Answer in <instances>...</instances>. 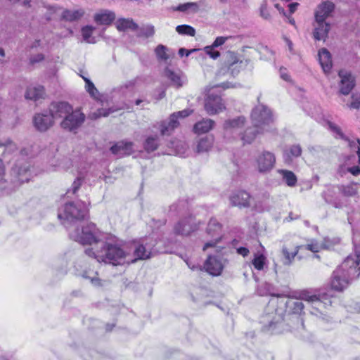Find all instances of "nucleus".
Returning a JSON list of instances; mask_svg holds the SVG:
<instances>
[{
	"label": "nucleus",
	"instance_id": "0eeeda50",
	"mask_svg": "<svg viewBox=\"0 0 360 360\" xmlns=\"http://www.w3.org/2000/svg\"><path fill=\"white\" fill-rule=\"evenodd\" d=\"M222 224L216 219L211 218L207 224L205 233L211 240L205 243L202 250L205 251L208 248L215 247L222 238Z\"/></svg>",
	"mask_w": 360,
	"mask_h": 360
},
{
	"label": "nucleus",
	"instance_id": "ddd939ff",
	"mask_svg": "<svg viewBox=\"0 0 360 360\" xmlns=\"http://www.w3.org/2000/svg\"><path fill=\"white\" fill-rule=\"evenodd\" d=\"M249 63L250 60L248 59L239 60L234 52H227L226 64L228 70L233 77H236L240 72V70H236V66H240V68H246Z\"/></svg>",
	"mask_w": 360,
	"mask_h": 360
},
{
	"label": "nucleus",
	"instance_id": "9d476101",
	"mask_svg": "<svg viewBox=\"0 0 360 360\" xmlns=\"http://www.w3.org/2000/svg\"><path fill=\"white\" fill-rule=\"evenodd\" d=\"M30 165L25 161H19L11 169L12 181L14 184L20 185L27 182L30 178Z\"/></svg>",
	"mask_w": 360,
	"mask_h": 360
},
{
	"label": "nucleus",
	"instance_id": "6e6552de",
	"mask_svg": "<svg viewBox=\"0 0 360 360\" xmlns=\"http://www.w3.org/2000/svg\"><path fill=\"white\" fill-rule=\"evenodd\" d=\"M85 120V115L79 110H73L60 122V127L65 131L76 133Z\"/></svg>",
	"mask_w": 360,
	"mask_h": 360
},
{
	"label": "nucleus",
	"instance_id": "5fc2aeb1",
	"mask_svg": "<svg viewBox=\"0 0 360 360\" xmlns=\"http://www.w3.org/2000/svg\"><path fill=\"white\" fill-rule=\"evenodd\" d=\"M352 101L349 105V108L354 109L360 108V94H353L352 96Z\"/></svg>",
	"mask_w": 360,
	"mask_h": 360
},
{
	"label": "nucleus",
	"instance_id": "2f4dec72",
	"mask_svg": "<svg viewBox=\"0 0 360 360\" xmlns=\"http://www.w3.org/2000/svg\"><path fill=\"white\" fill-rule=\"evenodd\" d=\"M84 15L83 9L64 10L61 14L62 19L72 22L79 20Z\"/></svg>",
	"mask_w": 360,
	"mask_h": 360
},
{
	"label": "nucleus",
	"instance_id": "7ed1b4c3",
	"mask_svg": "<svg viewBox=\"0 0 360 360\" xmlns=\"http://www.w3.org/2000/svg\"><path fill=\"white\" fill-rule=\"evenodd\" d=\"M302 300H303L300 297L298 298L287 299L285 297L271 292V302H274L278 305L275 309V312L278 316L275 323L271 321V330L278 333V331H276V326H274V325L276 323L283 324V316L287 310L289 313L300 314L303 309L306 308V305L302 303Z\"/></svg>",
	"mask_w": 360,
	"mask_h": 360
},
{
	"label": "nucleus",
	"instance_id": "b1692460",
	"mask_svg": "<svg viewBox=\"0 0 360 360\" xmlns=\"http://www.w3.org/2000/svg\"><path fill=\"white\" fill-rule=\"evenodd\" d=\"M175 115H171L169 120L162 121L159 124V128L162 136L169 135L179 126L178 120L174 117Z\"/></svg>",
	"mask_w": 360,
	"mask_h": 360
},
{
	"label": "nucleus",
	"instance_id": "f03ea898",
	"mask_svg": "<svg viewBox=\"0 0 360 360\" xmlns=\"http://www.w3.org/2000/svg\"><path fill=\"white\" fill-rule=\"evenodd\" d=\"M85 253L94 257L98 262L111 264L114 266L121 264L126 257L124 251L118 245L103 242L100 249L94 251L88 248Z\"/></svg>",
	"mask_w": 360,
	"mask_h": 360
},
{
	"label": "nucleus",
	"instance_id": "9b49d317",
	"mask_svg": "<svg viewBox=\"0 0 360 360\" xmlns=\"http://www.w3.org/2000/svg\"><path fill=\"white\" fill-rule=\"evenodd\" d=\"M198 226L194 217L190 216L181 219L174 226V233L176 235L189 236L196 231Z\"/></svg>",
	"mask_w": 360,
	"mask_h": 360
},
{
	"label": "nucleus",
	"instance_id": "393cba45",
	"mask_svg": "<svg viewBox=\"0 0 360 360\" xmlns=\"http://www.w3.org/2000/svg\"><path fill=\"white\" fill-rule=\"evenodd\" d=\"M257 169L259 173H267L270 168V153L264 151L256 160Z\"/></svg>",
	"mask_w": 360,
	"mask_h": 360
},
{
	"label": "nucleus",
	"instance_id": "ea45409f",
	"mask_svg": "<svg viewBox=\"0 0 360 360\" xmlns=\"http://www.w3.org/2000/svg\"><path fill=\"white\" fill-rule=\"evenodd\" d=\"M134 255L136 257L134 262H136L137 259H146L150 257V251L148 250L143 245L141 244L136 248Z\"/></svg>",
	"mask_w": 360,
	"mask_h": 360
},
{
	"label": "nucleus",
	"instance_id": "79ce46f5",
	"mask_svg": "<svg viewBox=\"0 0 360 360\" xmlns=\"http://www.w3.org/2000/svg\"><path fill=\"white\" fill-rule=\"evenodd\" d=\"M95 28L92 26H86L82 29V34L84 40L89 44L96 43L95 37H92V34Z\"/></svg>",
	"mask_w": 360,
	"mask_h": 360
},
{
	"label": "nucleus",
	"instance_id": "6e6d98bb",
	"mask_svg": "<svg viewBox=\"0 0 360 360\" xmlns=\"http://www.w3.org/2000/svg\"><path fill=\"white\" fill-rule=\"evenodd\" d=\"M83 277L85 278H89L90 279L91 281V283L94 285V286H101L102 285V283H101V279H99L98 278H97L96 276H90L89 275H87L86 272H84L83 274Z\"/></svg>",
	"mask_w": 360,
	"mask_h": 360
},
{
	"label": "nucleus",
	"instance_id": "7c9ffc66",
	"mask_svg": "<svg viewBox=\"0 0 360 360\" xmlns=\"http://www.w3.org/2000/svg\"><path fill=\"white\" fill-rule=\"evenodd\" d=\"M277 172L281 175L282 180L289 187H294L297 183V178L292 171L287 169H278Z\"/></svg>",
	"mask_w": 360,
	"mask_h": 360
},
{
	"label": "nucleus",
	"instance_id": "72a5a7b5",
	"mask_svg": "<svg viewBox=\"0 0 360 360\" xmlns=\"http://www.w3.org/2000/svg\"><path fill=\"white\" fill-rule=\"evenodd\" d=\"M214 124L211 119L202 120L194 125L193 129L195 133H207L214 127Z\"/></svg>",
	"mask_w": 360,
	"mask_h": 360
},
{
	"label": "nucleus",
	"instance_id": "c756f323",
	"mask_svg": "<svg viewBox=\"0 0 360 360\" xmlns=\"http://www.w3.org/2000/svg\"><path fill=\"white\" fill-rule=\"evenodd\" d=\"M302 246L296 245L295 248V250L292 252H290L288 248L283 245L282 248V255L283 259L282 262L285 266H290L292 264L295 257L298 255V252L300 249H302Z\"/></svg>",
	"mask_w": 360,
	"mask_h": 360
},
{
	"label": "nucleus",
	"instance_id": "4be33fe9",
	"mask_svg": "<svg viewBox=\"0 0 360 360\" xmlns=\"http://www.w3.org/2000/svg\"><path fill=\"white\" fill-rule=\"evenodd\" d=\"M114 155H129L133 153V143L131 141H118L110 148Z\"/></svg>",
	"mask_w": 360,
	"mask_h": 360
},
{
	"label": "nucleus",
	"instance_id": "bf43d9fd",
	"mask_svg": "<svg viewBox=\"0 0 360 360\" xmlns=\"http://www.w3.org/2000/svg\"><path fill=\"white\" fill-rule=\"evenodd\" d=\"M200 49H193L187 50L184 48H181L179 50V55L181 56H183L185 55L186 57H188L191 53L198 51Z\"/></svg>",
	"mask_w": 360,
	"mask_h": 360
},
{
	"label": "nucleus",
	"instance_id": "f8f14e48",
	"mask_svg": "<svg viewBox=\"0 0 360 360\" xmlns=\"http://www.w3.org/2000/svg\"><path fill=\"white\" fill-rule=\"evenodd\" d=\"M72 106L65 101H53L49 108L51 116L53 120H63L72 109Z\"/></svg>",
	"mask_w": 360,
	"mask_h": 360
},
{
	"label": "nucleus",
	"instance_id": "6ab92c4d",
	"mask_svg": "<svg viewBox=\"0 0 360 360\" xmlns=\"http://www.w3.org/2000/svg\"><path fill=\"white\" fill-rule=\"evenodd\" d=\"M263 131L261 128L256 127L253 124L252 127H247L239 134L240 140L242 141L243 145L251 144L259 134L263 133Z\"/></svg>",
	"mask_w": 360,
	"mask_h": 360
},
{
	"label": "nucleus",
	"instance_id": "de8ad7c7",
	"mask_svg": "<svg viewBox=\"0 0 360 360\" xmlns=\"http://www.w3.org/2000/svg\"><path fill=\"white\" fill-rule=\"evenodd\" d=\"M113 111L110 108H108V109L101 108V109L97 110L96 112L91 113L89 115V117L93 120H96L101 117H107Z\"/></svg>",
	"mask_w": 360,
	"mask_h": 360
},
{
	"label": "nucleus",
	"instance_id": "0e129e2a",
	"mask_svg": "<svg viewBox=\"0 0 360 360\" xmlns=\"http://www.w3.org/2000/svg\"><path fill=\"white\" fill-rule=\"evenodd\" d=\"M280 77L285 81H289L290 76L288 74L287 69L285 68H281L279 69Z\"/></svg>",
	"mask_w": 360,
	"mask_h": 360
},
{
	"label": "nucleus",
	"instance_id": "e433bc0d",
	"mask_svg": "<svg viewBox=\"0 0 360 360\" xmlns=\"http://www.w3.org/2000/svg\"><path fill=\"white\" fill-rule=\"evenodd\" d=\"M165 76L170 79L174 86H176L177 88L183 86V80L180 73L174 72L167 68L165 70Z\"/></svg>",
	"mask_w": 360,
	"mask_h": 360
},
{
	"label": "nucleus",
	"instance_id": "bb28decb",
	"mask_svg": "<svg viewBox=\"0 0 360 360\" xmlns=\"http://www.w3.org/2000/svg\"><path fill=\"white\" fill-rule=\"evenodd\" d=\"M320 65L325 73L329 72L332 68V60L330 52L325 48L319 51Z\"/></svg>",
	"mask_w": 360,
	"mask_h": 360
},
{
	"label": "nucleus",
	"instance_id": "c03bdc74",
	"mask_svg": "<svg viewBox=\"0 0 360 360\" xmlns=\"http://www.w3.org/2000/svg\"><path fill=\"white\" fill-rule=\"evenodd\" d=\"M192 10L193 12L199 11V6L195 2H188L183 4H179L174 10L180 12H186L188 10Z\"/></svg>",
	"mask_w": 360,
	"mask_h": 360
},
{
	"label": "nucleus",
	"instance_id": "a18cd8bd",
	"mask_svg": "<svg viewBox=\"0 0 360 360\" xmlns=\"http://www.w3.org/2000/svg\"><path fill=\"white\" fill-rule=\"evenodd\" d=\"M83 79L86 83L85 88L86 91L91 95V96L94 98H97L99 93L98 89L94 86V83L86 77H83Z\"/></svg>",
	"mask_w": 360,
	"mask_h": 360
},
{
	"label": "nucleus",
	"instance_id": "c9c22d12",
	"mask_svg": "<svg viewBox=\"0 0 360 360\" xmlns=\"http://www.w3.org/2000/svg\"><path fill=\"white\" fill-rule=\"evenodd\" d=\"M213 143L214 137L212 136H206L199 140L196 150L198 153L207 152L212 147Z\"/></svg>",
	"mask_w": 360,
	"mask_h": 360
},
{
	"label": "nucleus",
	"instance_id": "8fccbe9b",
	"mask_svg": "<svg viewBox=\"0 0 360 360\" xmlns=\"http://www.w3.org/2000/svg\"><path fill=\"white\" fill-rule=\"evenodd\" d=\"M302 246V249L304 248L314 253L319 252V250L321 249V245H320L318 243L314 241H311V243Z\"/></svg>",
	"mask_w": 360,
	"mask_h": 360
},
{
	"label": "nucleus",
	"instance_id": "4d7b16f0",
	"mask_svg": "<svg viewBox=\"0 0 360 360\" xmlns=\"http://www.w3.org/2000/svg\"><path fill=\"white\" fill-rule=\"evenodd\" d=\"M193 112V110H191V109H185V110H183L181 111H179V112H174L172 113V115H174V117H176V120H177V119L179 117H188V115H190L191 113Z\"/></svg>",
	"mask_w": 360,
	"mask_h": 360
},
{
	"label": "nucleus",
	"instance_id": "1a4fd4ad",
	"mask_svg": "<svg viewBox=\"0 0 360 360\" xmlns=\"http://www.w3.org/2000/svg\"><path fill=\"white\" fill-rule=\"evenodd\" d=\"M258 101L251 112L250 117L252 124L264 130V127L269 124L270 120V110L267 105L260 103L259 98Z\"/></svg>",
	"mask_w": 360,
	"mask_h": 360
},
{
	"label": "nucleus",
	"instance_id": "603ef678",
	"mask_svg": "<svg viewBox=\"0 0 360 360\" xmlns=\"http://www.w3.org/2000/svg\"><path fill=\"white\" fill-rule=\"evenodd\" d=\"M259 15L262 18L264 19H268L269 17V8L267 0H264L263 4L261 5L259 8Z\"/></svg>",
	"mask_w": 360,
	"mask_h": 360
},
{
	"label": "nucleus",
	"instance_id": "4468645a",
	"mask_svg": "<svg viewBox=\"0 0 360 360\" xmlns=\"http://www.w3.org/2000/svg\"><path fill=\"white\" fill-rule=\"evenodd\" d=\"M226 262V259L210 255L205 262L203 267L210 275L217 276L221 274Z\"/></svg>",
	"mask_w": 360,
	"mask_h": 360
},
{
	"label": "nucleus",
	"instance_id": "f3484780",
	"mask_svg": "<svg viewBox=\"0 0 360 360\" xmlns=\"http://www.w3.org/2000/svg\"><path fill=\"white\" fill-rule=\"evenodd\" d=\"M33 124L37 131L44 132L53 125L54 120L50 114L38 113L33 117Z\"/></svg>",
	"mask_w": 360,
	"mask_h": 360
},
{
	"label": "nucleus",
	"instance_id": "f257e3e1",
	"mask_svg": "<svg viewBox=\"0 0 360 360\" xmlns=\"http://www.w3.org/2000/svg\"><path fill=\"white\" fill-rule=\"evenodd\" d=\"M360 259L348 256L344 262L333 271L331 287L337 291H342L348 287L350 282L360 276V269L357 266Z\"/></svg>",
	"mask_w": 360,
	"mask_h": 360
},
{
	"label": "nucleus",
	"instance_id": "a878e982",
	"mask_svg": "<svg viewBox=\"0 0 360 360\" xmlns=\"http://www.w3.org/2000/svg\"><path fill=\"white\" fill-rule=\"evenodd\" d=\"M302 149L300 144L290 146L283 151V158L285 163L291 164L294 158H297L302 155Z\"/></svg>",
	"mask_w": 360,
	"mask_h": 360
},
{
	"label": "nucleus",
	"instance_id": "dca6fc26",
	"mask_svg": "<svg viewBox=\"0 0 360 360\" xmlns=\"http://www.w3.org/2000/svg\"><path fill=\"white\" fill-rule=\"evenodd\" d=\"M229 200L233 207L245 208L250 206L251 196L245 191H238L229 196Z\"/></svg>",
	"mask_w": 360,
	"mask_h": 360
},
{
	"label": "nucleus",
	"instance_id": "338daca9",
	"mask_svg": "<svg viewBox=\"0 0 360 360\" xmlns=\"http://www.w3.org/2000/svg\"><path fill=\"white\" fill-rule=\"evenodd\" d=\"M355 257L360 259V244H356V238H354Z\"/></svg>",
	"mask_w": 360,
	"mask_h": 360
},
{
	"label": "nucleus",
	"instance_id": "13d9d810",
	"mask_svg": "<svg viewBox=\"0 0 360 360\" xmlns=\"http://www.w3.org/2000/svg\"><path fill=\"white\" fill-rule=\"evenodd\" d=\"M328 126H329V128L333 132L336 133L340 136V138H341L342 139H345V135L342 132V131L340 129V127H338L337 125H335V124H333L332 122H328Z\"/></svg>",
	"mask_w": 360,
	"mask_h": 360
},
{
	"label": "nucleus",
	"instance_id": "f704fd0d",
	"mask_svg": "<svg viewBox=\"0 0 360 360\" xmlns=\"http://www.w3.org/2000/svg\"><path fill=\"white\" fill-rule=\"evenodd\" d=\"M44 95V89L41 86L29 87L25 93L27 99L37 101L42 98Z\"/></svg>",
	"mask_w": 360,
	"mask_h": 360
},
{
	"label": "nucleus",
	"instance_id": "4c0bfd02",
	"mask_svg": "<svg viewBox=\"0 0 360 360\" xmlns=\"http://www.w3.org/2000/svg\"><path fill=\"white\" fill-rule=\"evenodd\" d=\"M159 146V136L158 135L148 136L143 143L144 149L148 152H153Z\"/></svg>",
	"mask_w": 360,
	"mask_h": 360
},
{
	"label": "nucleus",
	"instance_id": "58836bf2",
	"mask_svg": "<svg viewBox=\"0 0 360 360\" xmlns=\"http://www.w3.org/2000/svg\"><path fill=\"white\" fill-rule=\"evenodd\" d=\"M359 184L352 183L346 186L340 187V192L345 196L352 197L358 193Z\"/></svg>",
	"mask_w": 360,
	"mask_h": 360
},
{
	"label": "nucleus",
	"instance_id": "052dcab7",
	"mask_svg": "<svg viewBox=\"0 0 360 360\" xmlns=\"http://www.w3.org/2000/svg\"><path fill=\"white\" fill-rule=\"evenodd\" d=\"M226 39H227V37H218L216 38V39L214 40V41L212 43V44L211 46L214 48L218 47V46L224 44L225 43V41H226Z\"/></svg>",
	"mask_w": 360,
	"mask_h": 360
},
{
	"label": "nucleus",
	"instance_id": "c85d7f7f",
	"mask_svg": "<svg viewBox=\"0 0 360 360\" xmlns=\"http://www.w3.org/2000/svg\"><path fill=\"white\" fill-rule=\"evenodd\" d=\"M334 8V4L330 1H326L322 3L319 6V10L316 12L315 19L319 20V21L325 20L326 18L333 11Z\"/></svg>",
	"mask_w": 360,
	"mask_h": 360
},
{
	"label": "nucleus",
	"instance_id": "a19ab883",
	"mask_svg": "<svg viewBox=\"0 0 360 360\" xmlns=\"http://www.w3.org/2000/svg\"><path fill=\"white\" fill-rule=\"evenodd\" d=\"M137 36L139 37L149 38L154 35L155 28L152 25H143L136 30Z\"/></svg>",
	"mask_w": 360,
	"mask_h": 360
},
{
	"label": "nucleus",
	"instance_id": "5701e85b",
	"mask_svg": "<svg viewBox=\"0 0 360 360\" xmlns=\"http://www.w3.org/2000/svg\"><path fill=\"white\" fill-rule=\"evenodd\" d=\"M115 13L109 10H101L95 13L94 21L99 25H109L115 19Z\"/></svg>",
	"mask_w": 360,
	"mask_h": 360
},
{
	"label": "nucleus",
	"instance_id": "412c9836",
	"mask_svg": "<svg viewBox=\"0 0 360 360\" xmlns=\"http://www.w3.org/2000/svg\"><path fill=\"white\" fill-rule=\"evenodd\" d=\"M316 25L314 27V30L313 32V36L315 40L325 41L328 37V32L330 28V25L328 23H326L325 20H316Z\"/></svg>",
	"mask_w": 360,
	"mask_h": 360
},
{
	"label": "nucleus",
	"instance_id": "aec40b11",
	"mask_svg": "<svg viewBox=\"0 0 360 360\" xmlns=\"http://www.w3.org/2000/svg\"><path fill=\"white\" fill-rule=\"evenodd\" d=\"M245 123V117L241 115L225 120L223 124V129L226 133H232L244 127Z\"/></svg>",
	"mask_w": 360,
	"mask_h": 360
},
{
	"label": "nucleus",
	"instance_id": "680f3d73",
	"mask_svg": "<svg viewBox=\"0 0 360 360\" xmlns=\"http://www.w3.org/2000/svg\"><path fill=\"white\" fill-rule=\"evenodd\" d=\"M44 59V56L42 53H38L37 55L31 56L30 61V63L34 64L42 61Z\"/></svg>",
	"mask_w": 360,
	"mask_h": 360
},
{
	"label": "nucleus",
	"instance_id": "69168bd1",
	"mask_svg": "<svg viewBox=\"0 0 360 360\" xmlns=\"http://www.w3.org/2000/svg\"><path fill=\"white\" fill-rule=\"evenodd\" d=\"M347 170L354 176H358L360 174V167L359 166L348 167Z\"/></svg>",
	"mask_w": 360,
	"mask_h": 360
},
{
	"label": "nucleus",
	"instance_id": "39448f33",
	"mask_svg": "<svg viewBox=\"0 0 360 360\" xmlns=\"http://www.w3.org/2000/svg\"><path fill=\"white\" fill-rule=\"evenodd\" d=\"M86 213V209L80 203L75 204L74 202L66 203L63 208V212H59L58 217L60 220H63V224L74 222L75 221L81 220L84 218Z\"/></svg>",
	"mask_w": 360,
	"mask_h": 360
},
{
	"label": "nucleus",
	"instance_id": "864d4df0",
	"mask_svg": "<svg viewBox=\"0 0 360 360\" xmlns=\"http://www.w3.org/2000/svg\"><path fill=\"white\" fill-rule=\"evenodd\" d=\"M257 292L260 296H268L270 295V287L268 283L260 285L257 289Z\"/></svg>",
	"mask_w": 360,
	"mask_h": 360
},
{
	"label": "nucleus",
	"instance_id": "e2e57ef3",
	"mask_svg": "<svg viewBox=\"0 0 360 360\" xmlns=\"http://www.w3.org/2000/svg\"><path fill=\"white\" fill-rule=\"evenodd\" d=\"M82 185V179L77 178L76 180L74 181L72 185V191L73 193H75L80 188Z\"/></svg>",
	"mask_w": 360,
	"mask_h": 360
},
{
	"label": "nucleus",
	"instance_id": "423d86ee",
	"mask_svg": "<svg viewBox=\"0 0 360 360\" xmlns=\"http://www.w3.org/2000/svg\"><path fill=\"white\" fill-rule=\"evenodd\" d=\"M300 297L306 302V309L312 315L320 316L325 312V304L316 295L311 294L309 290L300 292Z\"/></svg>",
	"mask_w": 360,
	"mask_h": 360
},
{
	"label": "nucleus",
	"instance_id": "37998d69",
	"mask_svg": "<svg viewBox=\"0 0 360 360\" xmlns=\"http://www.w3.org/2000/svg\"><path fill=\"white\" fill-rule=\"evenodd\" d=\"M176 31L181 35H188L194 37L195 35V30L188 25H181L176 27Z\"/></svg>",
	"mask_w": 360,
	"mask_h": 360
},
{
	"label": "nucleus",
	"instance_id": "cd10ccee",
	"mask_svg": "<svg viewBox=\"0 0 360 360\" xmlns=\"http://www.w3.org/2000/svg\"><path fill=\"white\" fill-rule=\"evenodd\" d=\"M116 28L120 32H125L127 30L136 31L139 25L131 18H119L115 22Z\"/></svg>",
	"mask_w": 360,
	"mask_h": 360
},
{
	"label": "nucleus",
	"instance_id": "3c124183",
	"mask_svg": "<svg viewBox=\"0 0 360 360\" xmlns=\"http://www.w3.org/2000/svg\"><path fill=\"white\" fill-rule=\"evenodd\" d=\"M214 47L212 46H207L204 48V51L212 59H217L219 57L220 53L218 51L213 50Z\"/></svg>",
	"mask_w": 360,
	"mask_h": 360
},
{
	"label": "nucleus",
	"instance_id": "a211bd4d",
	"mask_svg": "<svg viewBox=\"0 0 360 360\" xmlns=\"http://www.w3.org/2000/svg\"><path fill=\"white\" fill-rule=\"evenodd\" d=\"M340 78V92L344 95H348L355 86L354 77L345 70H340L338 73Z\"/></svg>",
	"mask_w": 360,
	"mask_h": 360
},
{
	"label": "nucleus",
	"instance_id": "20e7f679",
	"mask_svg": "<svg viewBox=\"0 0 360 360\" xmlns=\"http://www.w3.org/2000/svg\"><path fill=\"white\" fill-rule=\"evenodd\" d=\"M70 237L83 245L98 243L100 241L101 232L94 223H86L81 227L69 231Z\"/></svg>",
	"mask_w": 360,
	"mask_h": 360
},
{
	"label": "nucleus",
	"instance_id": "774afa93",
	"mask_svg": "<svg viewBox=\"0 0 360 360\" xmlns=\"http://www.w3.org/2000/svg\"><path fill=\"white\" fill-rule=\"evenodd\" d=\"M237 252L239 255H241L243 257H245V256H247L248 255L249 250L248 248H245V247H240V248L237 249Z\"/></svg>",
	"mask_w": 360,
	"mask_h": 360
},
{
	"label": "nucleus",
	"instance_id": "09e8293b",
	"mask_svg": "<svg viewBox=\"0 0 360 360\" xmlns=\"http://www.w3.org/2000/svg\"><path fill=\"white\" fill-rule=\"evenodd\" d=\"M265 257L262 255H256L252 262V265L256 269L262 270L265 264Z\"/></svg>",
	"mask_w": 360,
	"mask_h": 360
},
{
	"label": "nucleus",
	"instance_id": "49530a36",
	"mask_svg": "<svg viewBox=\"0 0 360 360\" xmlns=\"http://www.w3.org/2000/svg\"><path fill=\"white\" fill-rule=\"evenodd\" d=\"M167 51V47L162 44L158 45L155 50L158 58L162 60H167L169 58Z\"/></svg>",
	"mask_w": 360,
	"mask_h": 360
},
{
	"label": "nucleus",
	"instance_id": "2eb2a0df",
	"mask_svg": "<svg viewBox=\"0 0 360 360\" xmlns=\"http://www.w3.org/2000/svg\"><path fill=\"white\" fill-rule=\"evenodd\" d=\"M205 109L210 115H215L225 109V105L220 96L208 94L205 101Z\"/></svg>",
	"mask_w": 360,
	"mask_h": 360
},
{
	"label": "nucleus",
	"instance_id": "473e14b6",
	"mask_svg": "<svg viewBox=\"0 0 360 360\" xmlns=\"http://www.w3.org/2000/svg\"><path fill=\"white\" fill-rule=\"evenodd\" d=\"M17 150L16 145L11 140L0 143V159L6 158Z\"/></svg>",
	"mask_w": 360,
	"mask_h": 360
}]
</instances>
